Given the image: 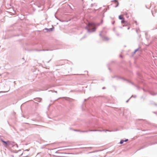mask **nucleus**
Instances as JSON below:
<instances>
[{
  "instance_id": "nucleus-4",
  "label": "nucleus",
  "mask_w": 157,
  "mask_h": 157,
  "mask_svg": "<svg viewBox=\"0 0 157 157\" xmlns=\"http://www.w3.org/2000/svg\"><path fill=\"white\" fill-rule=\"evenodd\" d=\"M114 2H115V3L116 4V5L115 6V7H116L117 6H118V2L117 0H114Z\"/></svg>"
},
{
  "instance_id": "nucleus-6",
  "label": "nucleus",
  "mask_w": 157,
  "mask_h": 157,
  "mask_svg": "<svg viewBox=\"0 0 157 157\" xmlns=\"http://www.w3.org/2000/svg\"><path fill=\"white\" fill-rule=\"evenodd\" d=\"M124 142V140H121L120 142V144H122L123 143V142Z\"/></svg>"
},
{
  "instance_id": "nucleus-3",
  "label": "nucleus",
  "mask_w": 157,
  "mask_h": 157,
  "mask_svg": "<svg viewBox=\"0 0 157 157\" xmlns=\"http://www.w3.org/2000/svg\"><path fill=\"white\" fill-rule=\"evenodd\" d=\"M119 18L121 20L122 19H124V18L123 17V15H120L119 16Z\"/></svg>"
},
{
  "instance_id": "nucleus-2",
  "label": "nucleus",
  "mask_w": 157,
  "mask_h": 157,
  "mask_svg": "<svg viewBox=\"0 0 157 157\" xmlns=\"http://www.w3.org/2000/svg\"><path fill=\"white\" fill-rule=\"evenodd\" d=\"M1 141L3 143V145L6 147H7L10 145H12L13 142L10 141H5L3 140L2 139H1Z\"/></svg>"
},
{
  "instance_id": "nucleus-7",
  "label": "nucleus",
  "mask_w": 157,
  "mask_h": 157,
  "mask_svg": "<svg viewBox=\"0 0 157 157\" xmlns=\"http://www.w3.org/2000/svg\"><path fill=\"white\" fill-rule=\"evenodd\" d=\"M128 140V139H126L124 141V142H126V141H127Z\"/></svg>"
},
{
  "instance_id": "nucleus-5",
  "label": "nucleus",
  "mask_w": 157,
  "mask_h": 157,
  "mask_svg": "<svg viewBox=\"0 0 157 157\" xmlns=\"http://www.w3.org/2000/svg\"><path fill=\"white\" fill-rule=\"evenodd\" d=\"M121 22L122 23H124V18L121 20Z\"/></svg>"
},
{
  "instance_id": "nucleus-1",
  "label": "nucleus",
  "mask_w": 157,
  "mask_h": 157,
  "mask_svg": "<svg viewBox=\"0 0 157 157\" xmlns=\"http://www.w3.org/2000/svg\"><path fill=\"white\" fill-rule=\"evenodd\" d=\"M100 24H95L94 23H89L88 26V29L90 31L94 32L95 31L96 29V26H98Z\"/></svg>"
}]
</instances>
